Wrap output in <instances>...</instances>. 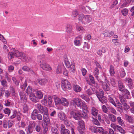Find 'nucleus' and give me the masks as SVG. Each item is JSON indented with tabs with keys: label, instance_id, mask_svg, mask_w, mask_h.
<instances>
[{
	"label": "nucleus",
	"instance_id": "f257e3e1",
	"mask_svg": "<svg viewBox=\"0 0 134 134\" xmlns=\"http://www.w3.org/2000/svg\"><path fill=\"white\" fill-rule=\"evenodd\" d=\"M78 20L79 23L86 25L91 21L92 19L89 15H84L83 14H80L79 16Z\"/></svg>",
	"mask_w": 134,
	"mask_h": 134
},
{
	"label": "nucleus",
	"instance_id": "de8ad7c7",
	"mask_svg": "<svg viewBox=\"0 0 134 134\" xmlns=\"http://www.w3.org/2000/svg\"><path fill=\"white\" fill-rule=\"evenodd\" d=\"M121 103L124 106V108L125 110H127L129 108V107L127 105L126 101L125 100Z\"/></svg>",
	"mask_w": 134,
	"mask_h": 134
},
{
	"label": "nucleus",
	"instance_id": "ea45409f",
	"mask_svg": "<svg viewBox=\"0 0 134 134\" xmlns=\"http://www.w3.org/2000/svg\"><path fill=\"white\" fill-rule=\"evenodd\" d=\"M35 106L37 109L38 111H39V112L42 110L43 107L39 103H37L35 105Z\"/></svg>",
	"mask_w": 134,
	"mask_h": 134
},
{
	"label": "nucleus",
	"instance_id": "58836bf2",
	"mask_svg": "<svg viewBox=\"0 0 134 134\" xmlns=\"http://www.w3.org/2000/svg\"><path fill=\"white\" fill-rule=\"evenodd\" d=\"M47 97L46 96L44 97L43 99L41 101V102L44 105H48L47 100Z\"/></svg>",
	"mask_w": 134,
	"mask_h": 134
},
{
	"label": "nucleus",
	"instance_id": "603ef678",
	"mask_svg": "<svg viewBox=\"0 0 134 134\" xmlns=\"http://www.w3.org/2000/svg\"><path fill=\"white\" fill-rule=\"evenodd\" d=\"M128 12V10L127 9L125 8L122 10L121 12L123 15L126 16Z\"/></svg>",
	"mask_w": 134,
	"mask_h": 134
},
{
	"label": "nucleus",
	"instance_id": "774afa93",
	"mask_svg": "<svg viewBox=\"0 0 134 134\" xmlns=\"http://www.w3.org/2000/svg\"><path fill=\"white\" fill-rule=\"evenodd\" d=\"M45 57V55L43 54L38 55L37 56V58L38 60L44 58Z\"/></svg>",
	"mask_w": 134,
	"mask_h": 134
},
{
	"label": "nucleus",
	"instance_id": "72a5a7b5",
	"mask_svg": "<svg viewBox=\"0 0 134 134\" xmlns=\"http://www.w3.org/2000/svg\"><path fill=\"white\" fill-rule=\"evenodd\" d=\"M80 96L82 99L85 100L87 102H88L90 100L89 97L85 94H81L80 95Z\"/></svg>",
	"mask_w": 134,
	"mask_h": 134
},
{
	"label": "nucleus",
	"instance_id": "412c9836",
	"mask_svg": "<svg viewBox=\"0 0 134 134\" xmlns=\"http://www.w3.org/2000/svg\"><path fill=\"white\" fill-rule=\"evenodd\" d=\"M114 34L113 32H109L108 30H105L103 32L104 36L106 37H110L113 35Z\"/></svg>",
	"mask_w": 134,
	"mask_h": 134
},
{
	"label": "nucleus",
	"instance_id": "f3484780",
	"mask_svg": "<svg viewBox=\"0 0 134 134\" xmlns=\"http://www.w3.org/2000/svg\"><path fill=\"white\" fill-rule=\"evenodd\" d=\"M16 51H18L17 50H15L14 52H10L8 54V58L9 59H11L12 58L14 57V56L16 57Z\"/></svg>",
	"mask_w": 134,
	"mask_h": 134
},
{
	"label": "nucleus",
	"instance_id": "c03bdc74",
	"mask_svg": "<svg viewBox=\"0 0 134 134\" xmlns=\"http://www.w3.org/2000/svg\"><path fill=\"white\" fill-rule=\"evenodd\" d=\"M74 90L76 92H80L81 90V88L78 85L75 86L74 87Z\"/></svg>",
	"mask_w": 134,
	"mask_h": 134
},
{
	"label": "nucleus",
	"instance_id": "7c9ffc66",
	"mask_svg": "<svg viewBox=\"0 0 134 134\" xmlns=\"http://www.w3.org/2000/svg\"><path fill=\"white\" fill-rule=\"evenodd\" d=\"M53 98L55 105H56L59 104H60L61 101V99H60L57 97L55 96H54Z\"/></svg>",
	"mask_w": 134,
	"mask_h": 134
},
{
	"label": "nucleus",
	"instance_id": "680f3d73",
	"mask_svg": "<svg viewBox=\"0 0 134 134\" xmlns=\"http://www.w3.org/2000/svg\"><path fill=\"white\" fill-rule=\"evenodd\" d=\"M27 80H26L25 81L24 84L21 86V88L22 90L25 89L27 85Z\"/></svg>",
	"mask_w": 134,
	"mask_h": 134
},
{
	"label": "nucleus",
	"instance_id": "1a4fd4ad",
	"mask_svg": "<svg viewBox=\"0 0 134 134\" xmlns=\"http://www.w3.org/2000/svg\"><path fill=\"white\" fill-rule=\"evenodd\" d=\"M82 37L80 35L76 37L74 41L75 44L76 46H79L81 44Z\"/></svg>",
	"mask_w": 134,
	"mask_h": 134
},
{
	"label": "nucleus",
	"instance_id": "39448f33",
	"mask_svg": "<svg viewBox=\"0 0 134 134\" xmlns=\"http://www.w3.org/2000/svg\"><path fill=\"white\" fill-rule=\"evenodd\" d=\"M40 67L43 70L47 71L52 70L50 66L44 61L43 60H41L40 61Z\"/></svg>",
	"mask_w": 134,
	"mask_h": 134
},
{
	"label": "nucleus",
	"instance_id": "09e8293b",
	"mask_svg": "<svg viewBox=\"0 0 134 134\" xmlns=\"http://www.w3.org/2000/svg\"><path fill=\"white\" fill-rule=\"evenodd\" d=\"M5 114H7L8 116L10 113L11 111L10 110L7 108H5L3 110Z\"/></svg>",
	"mask_w": 134,
	"mask_h": 134
},
{
	"label": "nucleus",
	"instance_id": "7ed1b4c3",
	"mask_svg": "<svg viewBox=\"0 0 134 134\" xmlns=\"http://www.w3.org/2000/svg\"><path fill=\"white\" fill-rule=\"evenodd\" d=\"M61 86L62 89L64 91H66L67 90H70L71 88V86L70 83L66 80H62Z\"/></svg>",
	"mask_w": 134,
	"mask_h": 134
},
{
	"label": "nucleus",
	"instance_id": "3c124183",
	"mask_svg": "<svg viewBox=\"0 0 134 134\" xmlns=\"http://www.w3.org/2000/svg\"><path fill=\"white\" fill-rule=\"evenodd\" d=\"M109 100L110 102L113 104L115 107H116L117 106L116 105L112 97H109Z\"/></svg>",
	"mask_w": 134,
	"mask_h": 134
},
{
	"label": "nucleus",
	"instance_id": "49530a36",
	"mask_svg": "<svg viewBox=\"0 0 134 134\" xmlns=\"http://www.w3.org/2000/svg\"><path fill=\"white\" fill-rule=\"evenodd\" d=\"M47 102H48V105L49 107H50L52 105V98L51 97H49L48 98Z\"/></svg>",
	"mask_w": 134,
	"mask_h": 134
},
{
	"label": "nucleus",
	"instance_id": "4468645a",
	"mask_svg": "<svg viewBox=\"0 0 134 134\" xmlns=\"http://www.w3.org/2000/svg\"><path fill=\"white\" fill-rule=\"evenodd\" d=\"M60 104L65 107H67L69 105V103L68 100L66 99L65 98H61Z\"/></svg>",
	"mask_w": 134,
	"mask_h": 134
},
{
	"label": "nucleus",
	"instance_id": "864d4df0",
	"mask_svg": "<svg viewBox=\"0 0 134 134\" xmlns=\"http://www.w3.org/2000/svg\"><path fill=\"white\" fill-rule=\"evenodd\" d=\"M8 123V122L7 120H4L3 121V126L4 128L5 129H6L7 128Z\"/></svg>",
	"mask_w": 134,
	"mask_h": 134
},
{
	"label": "nucleus",
	"instance_id": "052dcab7",
	"mask_svg": "<svg viewBox=\"0 0 134 134\" xmlns=\"http://www.w3.org/2000/svg\"><path fill=\"white\" fill-rule=\"evenodd\" d=\"M102 109L103 111L105 113H107L108 112V109L105 105H103L102 107Z\"/></svg>",
	"mask_w": 134,
	"mask_h": 134
},
{
	"label": "nucleus",
	"instance_id": "b1692460",
	"mask_svg": "<svg viewBox=\"0 0 134 134\" xmlns=\"http://www.w3.org/2000/svg\"><path fill=\"white\" fill-rule=\"evenodd\" d=\"M37 81L39 84L42 85H44L47 82V80L46 79H39L37 80Z\"/></svg>",
	"mask_w": 134,
	"mask_h": 134
},
{
	"label": "nucleus",
	"instance_id": "2f4dec72",
	"mask_svg": "<svg viewBox=\"0 0 134 134\" xmlns=\"http://www.w3.org/2000/svg\"><path fill=\"white\" fill-rule=\"evenodd\" d=\"M108 117L110 120L113 122H115L116 120V116L112 114H110L108 115Z\"/></svg>",
	"mask_w": 134,
	"mask_h": 134
},
{
	"label": "nucleus",
	"instance_id": "6ab92c4d",
	"mask_svg": "<svg viewBox=\"0 0 134 134\" xmlns=\"http://www.w3.org/2000/svg\"><path fill=\"white\" fill-rule=\"evenodd\" d=\"M66 32L68 34L71 33L72 32V26L69 24L67 25L66 27Z\"/></svg>",
	"mask_w": 134,
	"mask_h": 134
},
{
	"label": "nucleus",
	"instance_id": "cd10ccee",
	"mask_svg": "<svg viewBox=\"0 0 134 134\" xmlns=\"http://www.w3.org/2000/svg\"><path fill=\"white\" fill-rule=\"evenodd\" d=\"M43 120L45 123L47 124L50 122V119L48 115H43Z\"/></svg>",
	"mask_w": 134,
	"mask_h": 134
},
{
	"label": "nucleus",
	"instance_id": "9b49d317",
	"mask_svg": "<svg viewBox=\"0 0 134 134\" xmlns=\"http://www.w3.org/2000/svg\"><path fill=\"white\" fill-rule=\"evenodd\" d=\"M30 99L34 103H36L38 101V99L35 94L31 93L29 95Z\"/></svg>",
	"mask_w": 134,
	"mask_h": 134
},
{
	"label": "nucleus",
	"instance_id": "338daca9",
	"mask_svg": "<svg viewBox=\"0 0 134 134\" xmlns=\"http://www.w3.org/2000/svg\"><path fill=\"white\" fill-rule=\"evenodd\" d=\"M14 69V66L12 65H10L8 66V70L10 72L13 71Z\"/></svg>",
	"mask_w": 134,
	"mask_h": 134
},
{
	"label": "nucleus",
	"instance_id": "5fc2aeb1",
	"mask_svg": "<svg viewBox=\"0 0 134 134\" xmlns=\"http://www.w3.org/2000/svg\"><path fill=\"white\" fill-rule=\"evenodd\" d=\"M82 108L83 110L86 111L88 110V107L87 105L84 102L82 103Z\"/></svg>",
	"mask_w": 134,
	"mask_h": 134
},
{
	"label": "nucleus",
	"instance_id": "c85d7f7f",
	"mask_svg": "<svg viewBox=\"0 0 134 134\" xmlns=\"http://www.w3.org/2000/svg\"><path fill=\"white\" fill-rule=\"evenodd\" d=\"M36 94L37 98L41 99L42 98L43 95L41 91H37Z\"/></svg>",
	"mask_w": 134,
	"mask_h": 134
},
{
	"label": "nucleus",
	"instance_id": "6e6552de",
	"mask_svg": "<svg viewBox=\"0 0 134 134\" xmlns=\"http://www.w3.org/2000/svg\"><path fill=\"white\" fill-rule=\"evenodd\" d=\"M20 99L21 103L26 102L27 101L26 94L24 91H20L19 93Z\"/></svg>",
	"mask_w": 134,
	"mask_h": 134
},
{
	"label": "nucleus",
	"instance_id": "f8f14e48",
	"mask_svg": "<svg viewBox=\"0 0 134 134\" xmlns=\"http://www.w3.org/2000/svg\"><path fill=\"white\" fill-rule=\"evenodd\" d=\"M36 124L34 122L30 123L28 126L27 132L31 133L33 131V127L35 126Z\"/></svg>",
	"mask_w": 134,
	"mask_h": 134
},
{
	"label": "nucleus",
	"instance_id": "8fccbe9b",
	"mask_svg": "<svg viewBox=\"0 0 134 134\" xmlns=\"http://www.w3.org/2000/svg\"><path fill=\"white\" fill-rule=\"evenodd\" d=\"M12 79L13 82L16 85H19V81L17 80L15 77H13Z\"/></svg>",
	"mask_w": 134,
	"mask_h": 134
},
{
	"label": "nucleus",
	"instance_id": "a211bd4d",
	"mask_svg": "<svg viewBox=\"0 0 134 134\" xmlns=\"http://www.w3.org/2000/svg\"><path fill=\"white\" fill-rule=\"evenodd\" d=\"M124 81L126 83H128L129 84L130 88L131 89L132 88V79L129 78H126L124 80Z\"/></svg>",
	"mask_w": 134,
	"mask_h": 134
},
{
	"label": "nucleus",
	"instance_id": "2eb2a0df",
	"mask_svg": "<svg viewBox=\"0 0 134 134\" xmlns=\"http://www.w3.org/2000/svg\"><path fill=\"white\" fill-rule=\"evenodd\" d=\"M100 82L102 85L103 89L105 91H108L109 90L110 88L109 86L105 82H103L102 81H100Z\"/></svg>",
	"mask_w": 134,
	"mask_h": 134
},
{
	"label": "nucleus",
	"instance_id": "69168bd1",
	"mask_svg": "<svg viewBox=\"0 0 134 134\" xmlns=\"http://www.w3.org/2000/svg\"><path fill=\"white\" fill-rule=\"evenodd\" d=\"M51 131L52 134H54L58 133L57 129L55 128H52Z\"/></svg>",
	"mask_w": 134,
	"mask_h": 134
},
{
	"label": "nucleus",
	"instance_id": "c9c22d12",
	"mask_svg": "<svg viewBox=\"0 0 134 134\" xmlns=\"http://www.w3.org/2000/svg\"><path fill=\"white\" fill-rule=\"evenodd\" d=\"M80 119L81 118H83V119H87L88 118V115L85 112H83L82 113H80Z\"/></svg>",
	"mask_w": 134,
	"mask_h": 134
},
{
	"label": "nucleus",
	"instance_id": "473e14b6",
	"mask_svg": "<svg viewBox=\"0 0 134 134\" xmlns=\"http://www.w3.org/2000/svg\"><path fill=\"white\" fill-rule=\"evenodd\" d=\"M117 119L119 125H121L122 126H124L125 124L120 117H118L117 118Z\"/></svg>",
	"mask_w": 134,
	"mask_h": 134
},
{
	"label": "nucleus",
	"instance_id": "f704fd0d",
	"mask_svg": "<svg viewBox=\"0 0 134 134\" xmlns=\"http://www.w3.org/2000/svg\"><path fill=\"white\" fill-rule=\"evenodd\" d=\"M99 73V72L98 68H95L93 72V74L96 77L97 79H98V75Z\"/></svg>",
	"mask_w": 134,
	"mask_h": 134
},
{
	"label": "nucleus",
	"instance_id": "aec40b11",
	"mask_svg": "<svg viewBox=\"0 0 134 134\" xmlns=\"http://www.w3.org/2000/svg\"><path fill=\"white\" fill-rule=\"evenodd\" d=\"M96 93L97 95V96L99 99V98H101L104 96V92L103 90H99V92L96 91Z\"/></svg>",
	"mask_w": 134,
	"mask_h": 134
},
{
	"label": "nucleus",
	"instance_id": "393cba45",
	"mask_svg": "<svg viewBox=\"0 0 134 134\" xmlns=\"http://www.w3.org/2000/svg\"><path fill=\"white\" fill-rule=\"evenodd\" d=\"M98 114V110L94 107H92L91 109V114L94 116H97Z\"/></svg>",
	"mask_w": 134,
	"mask_h": 134
},
{
	"label": "nucleus",
	"instance_id": "bf43d9fd",
	"mask_svg": "<svg viewBox=\"0 0 134 134\" xmlns=\"http://www.w3.org/2000/svg\"><path fill=\"white\" fill-rule=\"evenodd\" d=\"M120 75L121 77H123L125 76L126 73L124 70H122L120 72Z\"/></svg>",
	"mask_w": 134,
	"mask_h": 134
},
{
	"label": "nucleus",
	"instance_id": "4be33fe9",
	"mask_svg": "<svg viewBox=\"0 0 134 134\" xmlns=\"http://www.w3.org/2000/svg\"><path fill=\"white\" fill-rule=\"evenodd\" d=\"M43 114V115H48V110L47 108L46 107H43L42 110L39 112Z\"/></svg>",
	"mask_w": 134,
	"mask_h": 134
},
{
	"label": "nucleus",
	"instance_id": "c756f323",
	"mask_svg": "<svg viewBox=\"0 0 134 134\" xmlns=\"http://www.w3.org/2000/svg\"><path fill=\"white\" fill-rule=\"evenodd\" d=\"M78 125L82 129H84L85 128V125L84 122L82 120L79 121L78 122Z\"/></svg>",
	"mask_w": 134,
	"mask_h": 134
},
{
	"label": "nucleus",
	"instance_id": "13d9d810",
	"mask_svg": "<svg viewBox=\"0 0 134 134\" xmlns=\"http://www.w3.org/2000/svg\"><path fill=\"white\" fill-rule=\"evenodd\" d=\"M41 129L40 125L39 124L37 125L36 126L35 130L37 132H40Z\"/></svg>",
	"mask_w": 134,
	"mask_h": 134
},
{
	"label": "nucleus",
	"instance_id": "423d86ee",
	"mask_svg": "<svg viewBox=\"0 0 134 134\" xmlns=\"http://www.w3.org/2000/svg\"><path fill=\"white\" fill-rule=\"evenodd\" d=\"M71 104L75 107L77 106L79 107H81L82 101L81 99L78 98H74L71 102Z\"/></svg>",
	"mask_w": 134,
	"mask_h": 134
},
{
	"label": "nucleus",
	"instance_id": "a18cd8bd",
	"mask_svg": "<svg viewBox=\"0 0 134 134\" xmlns=\"http://www.w3.org/2000/svg\"><path fill=\"white\" fill-rule=\"evenodd\" d=\"M79 14V12L76 10H74L72 13V16L73 17H75Z\"/></svg>",
	"mask_w": 134,
	"mask_h": 134
},
{
	"label": "nucleus",
	"instance_id": "5701e85b",
	"mask_svg": "<svg viewBox=\"0 0 134 134\" xmlns=\"http://www.w3.org/2000/svg\"><path fill=\"white\" fill-rule=\"evenodd\" d=\"M81 8L82 9L83 12H85L88 13H89L91 10L90 7L87 6H82L81 7Z\"/></svg>",
	"mask_w": 134,
	"mask_h": 134
},
{
	"label": "nucleus",
	"instance_id": "0e129e2a",
	"mask_svg": "<svg viewBox=\"0 0 134 134\" xmlns=\"http://www.w3.org/2000/svg\"><path fill=\"white\" fill-rule=\"evenodd\" d=\"M28 110V107L25 105L23 108V112L24 113H27Z\"/></svg>",
	"mask_w": 134,
	"mask_h": 134
},
{
	"label": "nucleus",
	"instance_id": "37998d69",
	"mask_svg": "<svg viewBox=\"0 0 134 134\" xmlns=\"http://www.w3.org/2000/svg\"><path fill=\"white\" fill-rule=\"evenodd\" d=\"M99 101L102 103H105L107 102V100L105 96H104L102 97L99 98Z\"/></svg>",
	"mask_w": 134,
	"mask_h": 134
},
{
	"label": "nucleus",
	"instance_id": "f03ea898",
	"mask_svg": "<svg viewBox=\"0 0 134 134\" xmlns=\"http://www.w3.org/2000/svg\"><path fill=\"white\" fill-rule=\"evenodd\" d=\"M16 55L19 59L24 62H27L29 59L27 55L25 53L22 52H20L19 51L16 52Z\"/></svg>",
	"mask_w": 134,
	"mask_h": 134
},
{
	"label": "nucleus",
	"instance_id": "20e7f679",
	"mask_svg": "<svg viewBox=\"0 0 134 134\" xmlns=\"http://www.w3.org/2000/svg\"><path fill=\"white\" fill-rule=\"evenodd\" d=\"M64 63L66 67L69 68L71 71L72 72L75 70V63L74 62H72L70 63L67 58L64 60Z\"/></svg>",
	"mask_w": 134,
	"mask_h": 134
},
{
	"label": "nucleus",
	"instance_id": "0eeeda50",
	"mask_svg": "<svg viewBox=\"0 0 134 134\" xmlns=\"http://www.w3.org/2000/svg\"><path fill=\"white\" fill-rule=\"evenodd\" d=\"M70 114L71 116L75 120H80V113L79 111L75 110H72L71 111Z\"/></svg>",
	"mask_w": 134,
	"mask_h": 134
},
{
	"label": "nucleus",
	"instance_id": "a878e982",
	"mask_svg": "<svg viewBox=\"0 0 134 134\" xmlns=\"http://www.w3.org/2000/svg\"><path fill=\"white\" fill-rule=\"evenodd\" d=\"M118 82V86L119 90L121 91H123L124 86L123 85L122 82L121 81H119Z\"/></svg>",
	"mask_w": 134,
	"mask_h": 134
},
{
	"label": "nucleus",
	"instance_id": "4c0bfd02",
	"mask_svg": "<svg viewBox=\"0 0 134 134\" xmlns=\"http://www.w3.org/2000/svg\"><path fill=\"white\" fill-rule=\"evenodd\" d=\"M23 70L26 71H30L32 74L34 73V72L31 69H30L28 67L26 66H24L22 68Z\"/></svg>",
	"mask_w": 134,
	"mask_h": 134
},
{
	"label": "nucleus",
	"instance_id": "e2e57ef3",
	"mask_svg": "<svg viewBox=\"0 0 134 134\" xmlns=\"http://www.w3.org/2000/svg\"><path fill=\"white\" fill-rule=\"evenodd\" d=\"M56 71L57 74H59L61 72V67L60 66H58L57 67Z\"/></svg>",
	"mask_w": 134,
	"mask_h": 134
},
{
	"label": "nucleus",
	"instance_id": "4d7b16f0",
	"mask_svg": "<svg viewBox=\"0 0 134 134\" xmlns=\"http://www.w3.org/2000/svg\"><path fill=\"white\" fill-rule=\"evenodd\" d=\"M89 77L90 81L92 83L94 84L95 83V82L94 81V78L93 76L90 74L89 75Z\"/></svg>",
	"mask_w": 134,
	"mask_h": 134
},
{
	"label": "nucleus",
	"instance_id": "6e6d98bb",
	"mask_svg": "<svg viewBox=\"0 0 134 134\" xmlns=\"http://www.w3.org/2000/svg\"><path fill=\"white\" fill-rule=\"evenodd\" d=\"M0 40L4 43H7L6 39L4 38L3 35L1 34H0Z\"/></svg>",
	"mask_w": 134,
	"mask_h": 134
},
{
	"label": "nucleus",
	"instance_id": "ddd939ff",
	"mask_svg": "<svg viewBox=\"0 0 134 134\" xmlns=\"http://www.w3.org/2000/svg\"><path fill=\"white\" fill-rule=\"evenodd\" d=\"M61 134H70L69 130L67 129H65L64 125H62L61 128Z\"/></svg>",
	"mask_w": 134,
	"mask_h": 134
},
{
	"label": "nucleus",
	"instance_id": "dca6fc26",
	"mask_svg": "<svg viewBox=\"0 0 134 134\" xmlns=\"http://www.w3.org/2000/svg\"><path fill=\"white\" fill-rule=\"evenodd\" d=\"M38 113L37 109H34L31 115V118L33 120H35L37 118V115Z\"/></svg>",
	"mask_w": 134,
	"mask_h": 134
},
{
	"label": "nucleus",
	"instance_id": "a19ab883",
	"mask_svg": "<svg viewBox=\"0 0 134 134\" xmlns=\"http://www.w3.org/2000/svg\"><path fill=\"white\" fill-rule=\"evenodd\" d=\"M96 131H94V132H98L100 133H102L103 131V128L102 127H97L95 128ZM103 134V133H102Z\"/></svg>",
	"mask_w": 134,
	"mask_h": 134
},
{
	"label": "nucleus",
	"instance_id": "e433bc0d",
	"mask_svg": "<svg viewBox=\"0 0 134 134\" xmlns=\"http://www.w3.org/2000/svg\"><path fill=\"white\" fill-rule=\"evenodd\" d=\"M109 72L111 76L113 75L115 73L114 67L113 66L110 65V67Z\"/></svg>",
	"mask_w": 134,
	"mask_h": 134
},
{
	"label": "nucleus",
	"instance_id": "9d476101",
	"mask_svg": "<svg viewBox=\"0 0 134 134\" xmlns=\"http://www.w3.org/2000/svg\"><path fill=\"white\" fill-rule=\"evenodd\" d=\"M58 116L61 120L64 121H65L66 119V117L65 114L62 112H60L58 113Z\"/></svg>",
	"mask_w": 134,
	"mask_h": 134
},
{
	"label": "nucleus",
	"instance_id": "79ce46f5",
	"mask_svg": "<svg viewBox=\"0 0 134 134\" xmlns=\"http://www.w3.org/2000/svg\"><path fill=\"white\" fill-rule=\"evenodd\" d=\"M116 129L118 131L121 133H125V131L119 125H117V126Z\"/></svg>",
	"mask_w": 134,
	"mask_h": 134
},
{
	"label": "nucleus",
	"instance_id": "bb28decb",
	"mask_svg": "<svg viewBox=\"0 0 134 134\" xmlns=\"http://www.w3.org/2000/svg\"><path fill=\"white\" fill-rule=\"evenodd\" d=\"M126 119L127 120V121L130 123H133V118L131 116H129L127 115H125Z\"/></svg>",
	"mask_w": 134,
	"mask_h": 134
}]
</instances>
